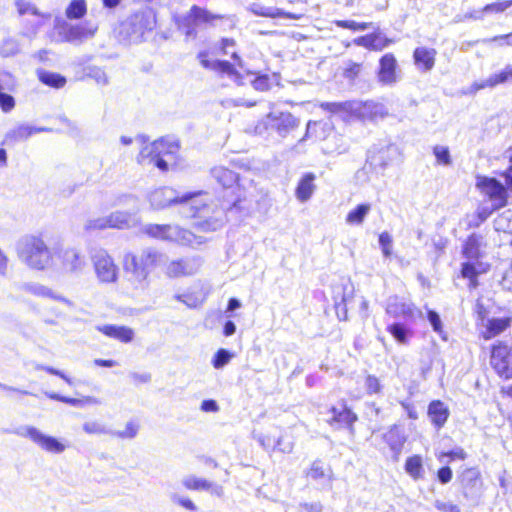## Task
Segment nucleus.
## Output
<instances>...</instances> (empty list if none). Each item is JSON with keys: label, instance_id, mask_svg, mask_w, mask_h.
Segmentation results:
<instances>
[{"label": "nucleus", "instance_id": "nucleus-1", "mask_svg": "<svg viewBox=\"0 0 512 512\" xmlns=\"http://www.w3.org/2000/svg\"><path fill=\"white\" fill-rule=\"evenodd\" d=\"M156 25V15L151 7L144 6L128 15L115 28L114 34L119 41L139 42L146 32Z\"/></svg>", "mask_w": 512, "mask_h": 512}, {"label": "nucleus", "instance_id": "nucleus-2", "mask_svg": "<svg viewBox=\"0 0 512 512\" xmlns=\"http://www.w3.org/2000/svg\"><path fill=\"white\" fill-rule=\"evenodd\" d=\"M166 260V254L152 248H146L138 255L126 254L124 268L133 275L140 285H143L147 281L151 270L164 264Z\"/></svg>", "mask_w": 512, "mask_h": 512}, {"label": "nucleus", "instance_id": "nucleus-3", "mask_svg": "<svg viewBox=\"0 0 512 512\" xmlns=\"http://www.w3.org/2000/svg\"><path fill=\"white\" fill-rule=\"evenodd\" d=\"M143 232L149 237L176 243L182 246L197 247L203 244L206 239L197 236L191 231L181 228L178 225L171 224H147L143 227Z\"/></svg>", "mask_w": 512, "mask_h": 512}, {"label": "nucleus", "instance_id": "nucleus-4", "mask_svg": "<svg viewBox=\"0 0 512 512\" xmlns=\"http://www.w3.org/2000/svg\"><path fill=\"white\" fill-rule=\"evenodd\" d=\"M19 258L30 268L44 270L52 260L51 252L45 242L36 236H25L17 244Z\"/></svg>", "mask_w": 512, "mask_h": 512}, {"label": "nucleus", "instance_id": "nucleus-5", "mask_svg": "<svg viewBox=\"0 0 512 512\" xmlns=\"http://www.w3.org/2000/svg\"><path fill=\"white\" fill-rule=\"evenodd\" d=\"M54 28L63 42L80 44L95 36L98 25L92 21H85L80 24H71L59 18L55 19Z\"/></svg>", "mask_w": 512, "mask_h": 512}, {"label": "nucleus", "instance_id": "nucleus-6", "mask_svg": "<svg viewBox=\"0 0 512 512\" xmlns=\"http://www.w3.org/2000/svg\"><path fill=\"white\" fill-rule=\"evenodd\" d=\"M17 435L23 438H28L35 445H37L41 450L51 453V454H61L63 453L68 445L65 441H62L56 437L47 435L40 431L38 428L34 426H22L17 429Z\"/></svg>", "mask_w": 512, "mask_h": 512}, {"label": "nucleus", "instance_id": "nucleus-7", "mask_svg": "<svg viewBox=\"0 0 512 512\" xmlns=\"http://www.w3.org/2000/svg\"><path fill=\"white\" fill-rule=\"evenodd\" d=\"M91 260L98 280L102 283H113L118 278V267L113 258L103 248L91 251Z\"/></svg>", "mask_w": 512, "mask_h": 512}, {"label": "nucleus", "instance_id": "nucleus-8", "mask_svg": "<svg viewBox=\"0 0 512 512\" xmlns=\"http://www.w3.org/2000/svg\"><path fill=\"white\" fill-rule=\"evenodd\" d=\"M203 264L200 256H187L165 262L164 274L168 278L175 279L195 275Z\"/></svg>", "mask_w": 512, "mask_h": 512}, {"label": "nucleus", "instance_id": "nucleus-9", "mask_svg": "<svg viewBox=\"0 0 512 512\" xmlns=\"http://www.w3.org/2000/svg\"><path fill=\"white\" fill-rule=\"evenodd\" d=\"M477 187L492 201L493 209H499L506 205V188L495 178L482 177L478 180Z\"/></svg>", "mask_w": 512, "mask_h": 512}, {"label": "nucleus", "instance_id": "nucleus-10", "mask_svg": "<svg viewBox=\"0 0 512 512\" xmlns=\"http://www.w3.org/2000/svg\"><path fill=\"white\" fill-rule=\"evenodd\" d=\"M490 362L501 377L512 378V350L507 345H495L491 352Z\"/></svg>", "mask_w": 512, "mask_h": 512}, {"label": "nucleus", "instance_id": "nucleus-11", "mask_svg": "<svg viewBox=\"0 0 512 512\" xmlns=\"http://www.w3.org/2000/svg\"><path fill=\"white\" fill-rule=\"evenodd\" d=\"M265 125L284 137L298 127L299 120L290 112L272 111L267 114Z\"/></svg>", "mask_w": 512, "mask_h": 512}, {"label": "nucleus", "instance_id": "nucleus-12", "mask_svg": "<svg viewBox=\"0 0 512 512\" xmlns=\"http://www.w3.org/2000/svg\"><path fill=\"white\" fill-rule=\"evenodd\" d=\"M193 196L192 194H186L180 198L172 188L163 187L151 192L149 201L153 209L161 210L174 203L187 202Z\"/></svg>", "mask_w": 512, "mask_h": 512}, {"label": "nucleus", "instance_id": "nucleus-13", "mask_svg": "<svg viewBox=\"0 0 512 512\" xmlns=\"http://www.w3.org/2000/svg\"><path fill=\"white\" fill-rule=\"evenodd\" d=\"M193 208H195L197 211L194 214L195 217L199 218V220L195 223V225L203 230V231H216L220 229L225 222V207L218 209L214 212L213 217L206 218V212L208 211L207 206H203L202 208H199L196 205V202L192 205Z\"/></svg>", "mask_w": 512, "mask_h": 512}, {"label": "nucleus", "instance_id": "nucleus-14", "mask_svg": "<svg viewBox=\"0 0 512 512\" xmlns=\"http://www.w3.org/2000/svg\"><path fill=\"white\" fill-rule=\"evenodd\" d=\"M159 145L161 144L154 142L145 144L137 156V162L144 167L152 166L163 172L167 171V160L159 157V150H157Z\"/></svg>", "mask_w": 512, "mask_h": 512}, {"label": "nucleus", "instance_id": "nucleus-15", "mask_svg": "<svg viewBox=\"0 0 512 512\" xmlns=\"http://www.w3.org/2000/svg\"><path fill=\"white\" fill-rule=\"evenodd\" d=\"M383 439H384L385 443L389 446V448L393 454L392 457H393L394 461L397 462L400 458L402 449L407 440V436L404 432V429L397 425H393L383 435Z\"/></svg>", "mask_w": 512, "mask_h": 512}, {"label": "nucleus", "instance_id": "nucleus-16", "mask_svg": "<svg viewBox=\"0 0 512 512\" xmlns=\"http://www.w3.org/2000/svg\"><path fill=\"white\" fill-rule=\"evenodd\" d=\"M397 60L392 53H386L379 60L378 79L384 85H392L397 82Z\"/></svg>", "mask_w": 512, "mask_h": 512}, {"label": "nucleus", "instance_id": "nucleus-17", "mask_svg": "<svg viewBox=\"0 0 512 512\" xmlns=\"http://www.w3.org/2000/svg\"><path fill=\"white\" fill-rule=\"evenodd\" d=\"M181 483L188 490L208 491L218 497L223 495V487L221 485L196 477L195 475L185 476Z\"/></svg>", "mask_w": 512, "mask_h": 512}, {"label": "nucleus", "instance_id": "nucleus-18", "mask_svg": "<svg viewBox=\"0 0 512 512\" xmlns=\"http://www.w3.org/2000/svg\"><path fill=\"white\" fill-rule=\"evenodd\" d=\"M484 247V237L481 234L472 233L463 244L462 255L466 260L478 261L483 257Z\"/></svg>", "mask_w": 512, "mask_h": 512}, {"label": "nucleus", "instance_id": "nucleus-19", "mask_svg": "<svg viewBox=\"0 0 512 512\" xmlns=\"http://www.w3.org/2000/svg\"><path fill=\"white\" fill-rule=\"evenodd\" d=\"M436 50L428 47H417L413 52V59L417 69L429 72L435 65Z\"/></svg>", "mask_w": 512, "mask_h": 512}, {"label": "nucleus", "instance_id": "nucleus-20", "mask_svg": "<svg viewBox=\"0 0 512 512\" xmlns=\"http://www.w3.org/2000/svg\"><path fill=\"white\" fill-rule=\"evenodd\" d=\"M247 10L256 16L267 17V18H288V19H300V15L285 12L277 7H267L260 3L253 2L247 6Z\"/></svg>", "mask_w": 512, "mask_h": 512}, {"label": "nucleus", "instance_id": "nucleus-21", "mask_svg": "<svg viewBox=\"0 0 512 512\" xmlns=\"http://www.w3.org/2000/svg\"><path fill=\"white\" fill-rule=\"evenodd\" d=\"M307 477L322 485L331 486L333 481V471L329 465H326L321 460L312 462L310 469L306 473Z\"/></svg>", "mask_w": 512, "mask_h": 512}, {"label": "nucleus", "instance_id": "nucleus-22", "mask_svg": "<svg viewBox=\"0 0 512 512\" xmlns=\"http://www.w3.org/2000/svg\"><path fill=\"white\" fill-rule=\"evenodd\" d=\"M22 290H24L25 292L30 293L36 297L51 298V299L63 302L68 307L74 306L72 301H70L69 299L56 294L49 287L39 284V283H25L22 285Z\"/></svg>", "mask_w": 512, "mask_h": 512}, {"label": "nucleus", "instance_id": "nucleus-23", "mask_svg": "<svg viewBox=\"0 0 512 512\" xmlns=\"http://www.w3.org/2000/svg\"><path fill=\"white\" fill-rule=\"evenodd\" d=\"M330 413L332 414L329 424L335 428L347 427L352 428L353 424L357 421V415L344 406L341 409H337L336 407H332L330 409Z\"/></svg>", "mask_w": 512, "mask_h": 512}, {"label": "nucleus", "instance_id": "nucleus-24", "mask_svg": "<svg viewBox=\"0 0 512 512\" xmlns=\"http://www.w3.org/2000/svg\"><path fill=\"white\" fill-rule=\"evenodd\" d=\"M108 228L129 229L137 225L138 219L135 214L128 211H114L107 215Z\"/></svg>", "mask_w": 512, "mask_h": 512}, {"label": "nucleus", "instance_id": "nucleus-25", "mask_svg": "<svg viewBox=\"0 0 512 512\" xmlns=\"http://www.w3.org/2000/svg\"><path fill=\"white\" fill-rule=\"evenodd\" d=\"M386 313L394 318L410 317L413 315V306L398 296H391L387 301Z\"/></svg>", "mask_w": 512, "mask_h": 512}, {"label": "nucleus", "instance_id": "nucleus-26", "mask_svg": "<svg viewBox=\"0 0 512 512\" xmlns=\"http://www.w3.org/2000/svg\"><path fill=\"white\" fill-rule=\"evenodd\" d=\"M509 78H512V66H507L503 71L489 76L486 80L473 83L471 91L477 92L485 88H494L499 84L505 83Z\"/></svg>", "mask_w": 512, "mask_h": 512}, {"label": "nucleus", "instance_id": "nucleus-27", "mask_svg": "<svg viewBox=\"0 0 512 512\" xmlns=\"http://www.w3.org/2000/svg\"><path fill=\"white\" fill-rule=\"evenodd\" d=\"M428 416L432 424L439 429L446 423L449 410L443 402L439 400L432 401L428 406Z\"/></svg>", "mask_w": 512, "mask_h": 512}, {"label": "nucleus", "instance_id": "nucleus-28", "mask_svg": "<svg viewBox=\"0 0 512 512\" xmlns=\"http://www.w3.org/2000/svg\"><path fill=\"white\" fill-rule=\"evenodd\" d=\"M211 175L219 185L226 189L234 188L238 182V175L234 171L223 166L212 168Z\"/></svg>", "mask_w": 512, "mask_h": 512}, {"label": "nucleus", "instance_id": "nucleus-29", "mask_svg": "<svg viewBox=\"0 0 512 512\" xmlns=\"http://www.w3.org/2000/svg\"><path fill=\"white\" fill-rule=\"evenodd\" d=\"M462 484L466 497L476 496L481 487L479 472L476 469L465 470L462 474Z\"/></svg>", "mask_w": 512, "mask_h": 512}, {"label": "nucleus", "instance_id": "nucleus-30", "mask_svg": "<svg viewBox=\"0 0 512 512\" xmlns=\"http://www.w3.org/2000/svg\"><path fill=\"white\" fill-rule=\"evenodd\" d=\"M315 178V175L309 172L304 174L300 179L295 191V195L299 201L306 202L311 198L316 188L314 184Z\"/></svg>", "mask_w": 512, "mask_h": 512}, {"label": "nucleus", "instance_id": "nucleus-31", "mask_svg": "<svg viewBox=\"0 0 512 512\" xmlns=\"http://www.w3.org/2000/svg\"><path fill=\"white\" fill-rule=\"evenodd\" d=\"M98 330L110 338L118 339L125 343L131 342L134 337L133 330L126 326L103 325L99 326Z\"/></svg>", "mask_w": 512, "mask_h": 512}, {"label": "nucleus", "instance_id": "nucleus-32", "mask_svg": "<svg viewBox=\"0 0 512 512\" xmlns=\"http://www.w3.org/2000/svg\"><path fill=\"white\" fill-rule=\"evenodd\" d=\"M51 129L46 127H35L30 125H19L7 133V138L13 141H23L28 139L33 134L49 132Z\"/></svg>", "mask_w": 512, "mask_h": 512}, {"label": "nucleus", "instance_id": "nucleus-33", "mask_svg": "<svg viewBox=\"0 0 512 512\" xmlns=\"http://www.w3.org/2000/svg\"><path fill=\"white\" fill-rule=\"evenodd\" d=\"M512 323V318L510 317H502V318H491L487 321L486 330L483 333L485 339H491L503 331H505L508 327H510Z\"/></svg>", "mask_w": 512, "mask_h": 512}, {"label": "nucleus", "instance_id": "nucleus-34", "mask_svg": "<svg viewBox=\"0 0 512 512\" xmlns=\"http://www.w3.org/2000/svg\"><path fill=\"white\" fill-rule=\"evenodd\" d=\"M359 114L363 118L376 119L385 117L388 112L385 106L374 101H366L358 108Z\"/></svg>", "mask_w": 512, "mask_h": 512}, {"label": "nucleus", "instance_id": "nucleus-35", "mask_svg": "<svg viewBox=\"0 0 512 512\" xmlns=\"http://www.w3.org/2000/svg\"><path fill=\"white\" fill-rule=\"evenodd\" d=\"M482 272V263L478 261H469L462 263L461 276L470 281V287L475 288L478 284L477 277Z\"/></svg>", "mask_w": 512, "mask_h": 512}, {"label": "nucleus", "instance_id": "nucleus-36", "mask_svg": "<svg viewBox=\"0 0 512 512\" xmlns=\"http://www.w3.org/2000/svg\"><path fill=\"white\" fill-rule=\"evenodd\" d=\"M62 263L63 267L68 271H77L80 270L84 262L79 254V252L74 248L65 249L62 252Z\"/></svg>", "mask_w": 512, "mask_h": 512}, {"label": "nucleus", "instance_id": "nucleus-37", "mask_svg": "<svg viewBox=\"0 0 512 512\" xmlns=\"http://www.w3.org/2000/svg\"><path fill=\"white\" fill-rule=\"evenodd\" d=\"M189 17L193 19L195 25L200 23L212 24L214 20L226 18L225 16L219 14H213L210 11L196 5L191 7Z\"/></svg>", "mask_w": 512, "mask_h": 512}, {"label": "nucleus", "instance_id": "nucleus-38", "mask_svg": "<svg viewBox=\"0 0 512 512\" xmlns=\"http://www.w3.org/2000/svg\"><path fill=\"white\" fill-rule=\"evenodd\" d=\"M37 75L39 80L50 87L59 89L64 87L66 84V78L62 76L61 74L46 71V70H38Z\"/></svg>", "mask_w": 512, "mask_h": 512}, {"label": "nucleus", "instance_id": "nucleus-39", "mask_svg": "<svg viewBox=\"0 0 512 512\" xmlns=\"http://www.w3.org/2000/svg\"><path fill=\"white\" fill-rule=\"evenodd\" d=\"M15 7L20 16H23L26 14H31V15L41 17L42 19H45V20H49L51 18L50 13H43V12L39 11V9L32 2L27 1V0H16Z\"/></svg>", "mask_w": 512, "mask_h": 512}, {"label": "nucleus", "instance_id": "nucleus-40", "mask_svg": "<svg viewBox=\"0 0 512 512\" xmlns=\"http://www.w3.org/2000/svg\"><path fill=\"white\" fill-rule=\"evenodd\" d=\"M370 210L369 203L360 204L347 214L346 222L350 225H361Z\"/></svg>", "mask_w": 512, "mask_h": 512}, {"label": "nucleus", "instance_id": "nucleus-41", "mask_svg": "<svg viewBox=\"0 0 512 512\" xmlns=\"http://www.w3.org/2000/svg\"><path fill=\"white\" fill-rule=\"evenodd\" d=\"M405 471L414 479H420L423 477V463L422 457L419 455H413L408 457L405 463Z\"/></svg>", "mask_w": 512, "mask_h": 512}, {"label": "nucleus", "instance_id": "nucleus-42", "mask_svg": "<svg viewBox=\"0 0 512 512\" xmlns=\"http://www.w3.org/2000/svg\"><path fill=\"white\" fill-rule=\"evenodd\" d=\"M87 12L85 0H72L65 10V15L70 20L81 19Z\"/></svg>", "mask_w": 512, "mask_h": 512}, {"label": "nucleus", "instance_id": "nucleus-43", "mask_svg": "<svg viewBox=\"0 0 512 512\" xmlns=\"http://www.w3.org/2000/svg\"><path fill=\"white\" fill-rule=\"evenodd\" d=\"M214 66V71L226 74L233 81H235L238 84H241L242 76L230 62L225 60H215Z\"/></svg>", "mask_w": 512, "mask_h": 512}, {"label": "nucleus", "instance_id": "nucleus-44", "mask_svg": "<svg viewBox=\"0 0 512 512\" xmlns=\"http://www.w3.org/2000/svg\"><path fill=\"white\" fill-rule=\"evenodd\" d=\"M396 148L394 146H386L385 148L379 150L377 153L371 152L368 156V161L371 165L380 166L381 168H385L388 165L390 158H388V154L391 151H395Z\"/></svg>", "mask_w": 512, "mask_h": 512}, {"label": "nucleus", "instance_id": "nucleus-45", "mask_svg": "<svg viewBox=\"0 0 512 512\" xmlns=\"http://www.w3.org/2000/svg\"><path fill=\"white\" fill-rule=\"evenodd\" d=\"M495 230L512 234V210H506L494 220Z\"/></svg>", "mask_w": 512, "mask_h": 512}, {"label": "nucleus", "instance_id": "nucleus-46", "mask_svg": "<svg viewBox=\"0 0 512 512\" xmlns=\"http://www.w3.org/2000/svg\"><path fill=\"white\" fill-rule=\"evenodd\" d=\"M20 52V43L14 37L3 39L0 44V55L2 57H12Z\"/></svg>", "mask_w": 512, "mask_h": 512}, {"label": "nucleus", "instance_id": "nucleus-47", "mask_svg": "<svg viewBox=\"0 0 512 512\" xmlns=\"http://www.w3.org/2000/svg\"><path fill=\"white\" fill-rule=\"evenodd\" d=\"M154 143H160L158 149L159 150V157L165 159V157L172 156L173 154L177 153L179 149V144L175 140L171 139H159L154 141Z\"/></svg>", "mask_w": 512, "mask_h": 512}, {"label": "nucleus", "instance_id": "nucleus-48", "mask_svg": "<svg viewBox=\"0 0 512 512\" xmlns=\"http://www.w3.org/2000/svg\"><path fill=\"white\" fill-rule=\"evenodd\" d=\"M83 431L88 435H110L112 429L98 421H87L82 426Z\"/></svg>", "mask_w": 512, "mask_h": 512}, {"label": "nucleus", "instance_id": "nucleus-49", "mask_svg": "<svg viewBox=\"0 0 512 512\" xmlns=\"http://www.w3.org/2000/svg\"><path fill=\"white\" fill-rule=\"evenodd\" d=\"M138 431L139 425L134 421H129L126 423L123 431L112 430L111 436L121 439H133L137 436Z\"/></svg>", "mask_w": 512, "mask_h": 512}, {"label": "nucleus", "instance_id": "nucleus-50", "mask_svg": "<svg viewBox=\"0 0 512 512\" xmlns=\"http://www.w3.org/2000/svg\"><path fill=\"white\" fill-rule=\"evenodd\" d=\"M387 330L399 343H407L409 331L404 325L400 323H394L389 325Z\"/></svg>", "mask_w": 512, "mask_h": 512}, {"label": "nucleus", "instance_id": "nucleus-51", "mask_svg": "<svg viewBox=\"0 0 512 512\" xmlns=\"http://www.w3.org/2000/svg\"><path fill=\"white\" fill-rule=\"evenodd\" d=\"M433 154L436 157L437 163L444 166L452 164L449 148L447 146L436 145L433 147Z\"/></svg>", "mask_w": 512, "mask_h": 512}, {"label": "nucleus", "instance_id": "nucleus-52", "mask_svg": "<svg viewBox=\"0 0 512 512\" xmlns=\"http://www.w3.org/2000/svg\"><path fill=\"white\" fill-rule=\"evenodd\" d=\"M236 46V41L232 38H223L221 40V50L225 55H231V58L237 62L239 67H243L242 60L236 51H230L231 48Z\"/></svg>", "mask_w": 512, "mask_h": 512}, {"label": "nucleus", "instance_id": "nucleus-53", "mask_svg": "<svg viewBox=\"0 0 512 512\" xmlns=\"http://www.w3.org/2000/svg\"><path fill=\"white\" fill-rule=\"evenodd\" d=\"M232 354L226 350V349H219L213 359H212V365L215 369H221L223 368L226 364L229 363V361L231 360L232 358Z\"/></svg>", "mask_w": 512, "mask_h": 512}, {"label": "nucleus", "instance_id": "nucleus-54", "mask_svg": "<svg viewBox=\"0 0 512 512\" xmlns=\"http://www.w3.org/2000/svg\"><path fill=\"white\" fill-rule=\"evenodd\" d=\"M170 500L172 503L174 504H177L189 511H196L197 510V507L196 505L193 503V501L191 499H189L188 497H185L183 495H180L178 493H171L170 494Z\"/></svg>", "mask_w": 512, "mask_h": 512}, {"label": "nucleus", "instance_id": "nucleus-55", "mask_svg": "<svg viewBox=\"0 0 512 512\" xmlns=\"http://www.w3.org/2000/svg\"><path fill=\"white\" fill-rule=\"evenodd\" d=\"M374 51H382L394 43L393 39L384 36L379 29L373 32Z\"/></svg>", "mask_w": 512, "mask_h": 512}, {"label": "nucleus", "instance_id": "nucleus-56", "mask_svg": "<svg viewBox=\"0 0 512 512\" xmlns=\"http://www.w3.org/2000/svg\"><path fill=\"white\" fill-rule=\"evenodd\" d=\"M106 228H108V217L107 216L89 219L86 221V223L84 225V229L86 231L103 230Z\"/></svg>", "mask_w": 512, "mask_h": 512}, {"label": "nucleus", "instance_id": "nucleus-57", "mask_svg": "<svg viewBox=\"0 0 512 512\" xmlns=\"http://www.w3.org/2000/svg\"><path fill=\"white\" fill-rule=\"evenodd\" d=\"M365 388L368 394H379L382 391L380 380L374 375L366 377Z\"/></svg>", "mask_w": 512, "mask_h": 512}, {"label": "nucleus", "instance_id": "nucleus-58", "mask_svg": "<svg viewBox=\"0 0 512 512\" xmlns=\"http://www.w3.org/2000/svg\"><path fill=\"white\" fill-rule=\"evenodd\" d=\"M87 76L93 78L98 84H108V77L106 73L99 67H89L87 69Z\"/></svg>", "mask_w": 512, "mask_h": 512}, {"label": "nucleus", "instance_id": "nucleus-59", "mask_svg": "<svg viewBox=\"0 0 512 512\" xmlns=\"http://www.w3.org/2000/svg\"><path fill=\"white\" fill-rule=\"evenodd\" d=\"M379 244L385 257H389L392 253V237L389 233L383 232L379 236Z\"/></svg>", "mask_w": 512, "mask_h": 512}, {"label": "nucleus", "instance_id": "nucleus-60", "mask_svg": "<svg viewBox=\"0 0 512 512\" xmlns=\"http://www.w3.org/2000/svg\"><path fill=\"white\" fill-rule=\"evenodd\" d=\"M493 208L490 209L488 207H481L477 210L476 213V220H472L469 223L470 227H478L481 223L487 220V218L491 215L493 212Z\"/></svg>", "mask_w": 512, "mask_h": 512}, {"label": "nucleus", "instance_id": "nucleus-61", "mask_svg": "<svg viewBox=\"0 0 512 512\" xmlns=\"http://www.w3.org/2000/svg\"><path fill=\"white\" fill-rule=\"evenodd\" d=\"M512 6V0L488 4L483 8L486 13H500Z\"/></svg>", "mask_w": 512, "mask_h": 512}, {"label": "nucleus", "instance_id": "nucleus-62", "mask_svg": "<svg viewBox=\"0 0 512 512\" xmlns=\"http://www.w3.org/2000/svg\"><path fill=\"white\" fill-rule=\"evenodd\" d=\"M15 106L14 98L6 93L0 92V107L4 112L11 111Z\"/></svg>", "mask_w": 512, "mask_h": 512}, {"label": "nucleus", "instance_id": "nucleus-63", "mask_svg": "<svg viewBox=\"0 0 512 512\" xmlns=\"http://www.w3.org/2000/svg\"><path fill=\"white\" fill-rule=\"evenodd\" d=\"M361 68V64L350 61L344 70V77L354 79L360 73Z\"/></svg>", "mask_w": 512, "mask_h": 512}, {"label": "nucleus", "instance_id": "nucleus-64", "mask_svg": "<svg viewBox=\"0 0 512 512\" xmlns=\"http://www.w3.org/2000/svg\"><path fill=\"white\" fill-rule=\"evenodd\" d=\"M434 506L442 512H460V508L451 502L435 501Z\"/></svg>", "mask_w": 512, "mask_h": 512}]
</instances>
